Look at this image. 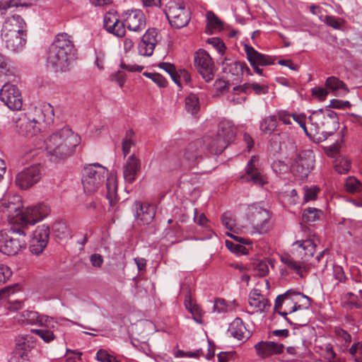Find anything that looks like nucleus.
I'll list each match as a JSON object with an SVG mask.
<instances>
[{"instance_id": "0e129e2a", "label": "nucleus", "mask_w": 362, "mask_h": 362, "mask_svg": "<svg viewBox=\"0 0 362 362\" xmlns=\"http://www.w3.org/2000/svg\"><path fill=\"white\" fill-rule=\"evenodd\" d=\"M40 153V150L37 148H25L22 153V157L23 159H25L26 161L28 160H31L34 158L35 157L37 156Z\"/></svg>"}, {"instance_id": "bb28decb", "label": "nucleus", "mask_w": 362, "mask_h": 362, "mask_svg": "<svg viewBox=\"0 0 362 362\" xmlns=\"http://www.w3.org/2000/svg\"><path fill=\"white\" fill-rule=\"evenodd\" d=\"M315 115H310L306 118L305 115H279L278 119L281 120L285 124H291L292 123L291 119L299 124V126L308 134L306 124H310L315 127H317V123L313 121V116Z\"/></svg>"}, {"instance_id": "2f4dec72", "label": "nucleus", "mask_w": 362, "mask_h": 362, "mask_svg": "<svg viewBox=\"0 0 362 362\" xmlns=\"http://www.w3.org/2000/svg\"><path fill=\"white\" fill-rule=\"evenodd\" d=\"M234 90H241L247 93L252 90L256 95L267 94L269 92V87L267 85H261L257 83H245L243 86H237L233 88Z\"/></svg>"}, {"instance_id": "052dcab7", "label": "nucleus", "mask_w": 362, "mask_h": 362, "mask_svg": "<svg viewBox=\"0 0 362 362\" xmlns=\"http://www.w3.org/2000/svg\"><path fill=\"white\" fill-rule=\"evenodd\" d=\"M11 275V269L5 264H0V284L6 283Z\"/></svg>"}, {"instance_id": "a19ab883", "label": "nucleus", "mask_w": 362, "mask_h": 362, "mask_svg": "<svg viewBox=\"0 0 362 362\" xmlns=\"http://www.w3.org/2000/svg\"><path fill=\"white\" fill-rule=\"evenodd\" d=\"M185 307L191 313L193 316V320L199 324L203 323L202 317V310L200 307L189 300H185Z\"/></svg>"}, {"instance_id": "393cba45", "label": "nucleus", "mask_w": 362, "mask_h": 362, "mask_svg": "<svg viewBox=\"0 0 362 362\" xmlns=\"http://www.w3.org/2000/svg\"><path fill=\"white\" fill-rule=\"evenodd\" d=\"M244 49L250 65L268 66L274 64V58L257 52L248 45H245Z\"/></svg>"}, {"instance_id": "5701e85b", "label": "nucleus", "mask_w": 362, "mask_h": 362, "mask_svg": "<svg viewBox=\"0 0 362 362\" xmlns=\"http://www.w3.org/2000/svg\"><path fill=\"white\" fill-rule=\"evenodd\" d=\"M1 33L27 35L26 23L19 15H13L5 21Z\"/></svg>"}, {"instance_id": "72a5a7b5", "label": "nucleus", "mask_w": 362, "mask_h": 362, "mask_svg": "<svg viewBox=\"0 0 362 362\" xmlns=\"http://www.w3.org/2000/svg\"><path fill=\"white\" fill-rule=\"evenodd\" d=\"M278 124V117L276 115L265 117L260 122V130L265 134H271L275 131Z\"/></svg>"}, {"instance_id": "774afa93", "label": "nucleus", "mask_w": 362, "mask_h": 362, "mask_svg": "<svg viewBox=\"0 0 362 362\" xmlns=\"http://www.w3.org/2000/svg\"><path fill=\"white\" fill-rule=\"evenodd\" d=\"M90 261L93 267H100L103 263V258L100 254H93L90 257Z\"/></svg>"}, {"instance_id": "bf43d9fd", "label": "nucleus", "mask_w": 362, "mask_h": 362, "mask_svg": "<svg viewBox=\"0 0 362 362\" xmlns=\"http://www.w3.org/2000/svg\"><path fill=\"white\" fill-rule=\"evenodd\" d=\"M221 221L223 225L228 230H233L235 227V221L233 218L231 214L228 212H226L221 216Z\"/></svg>"}, {"instance_id": "473e14b6", "label": "nucleus", "mask_w": 362, "mask_h": 362, "mask_svg": "<svg viewBox=\"0 0 362 362\" xmlns=\"http://www.w3.org/2000/svg\"><path fill=\"white\" fill-rule=\"evenodd\" d=\"M52 231L59 239H69L71 237V230L66 222L58 221L52 225Z\"/></svg>"}, {"instance_id": "37998d69", "label": "nucleus", "mask_w": 362, "mask_h": 362, "mask_svg": "<svg viewBox=\"0 0 362 362\" xmlns=\"http://www.w3.org/2000/svg\"><path fill=\"white\" fill-rule=\"evenodd\" d=\"M47 245V242H44L43 244L40 240H37L32 237L30 243L29 250L32 254L39 255L44 251Z\"/></svg>"}, {"instance_id": "c9c22d12", "label": "nucleus", "mask_w": 362, "mask_h": 362, "mask_svg": "<svg viewBox=\"0 0 362 362\" xmlns=\"http://www.w3.org/2000/svg\"><path fill=\"white\" fill-rule=\"evenodd\" d=\"M325 86L332 92L341 90L343 92V95L346 94L349 92V88L346 84L335 76L328 77L325 81Z\"/></svg>"}, {"instance_id": "49530a36", "label": "nucleus", "mask_w": 362, "mask_h": 362, "mask_svg": "<svg viewBox=\"0 0 362 362\" xmlns=\"http://www.w3.org/2000/svg\"><path fill=\"white\" fill-rule=\"evenodd\" d=\"M345 187L347 192L350 193H356L361 191V183L354 177H349L345 182Z\"/></svg>"}, {"instance_id": "8fccbe9b", "label": "nucleus", "mask_w": 362, "mask_h": 362, "mask_svg": "<svg viewBox=\"0 0 362 362\" xmlns=\"http://www.w3.org/2000/svg\"><path fill=\"white\" fill-rule=\"evenodd\" d=\"M226 246L232 252L236 255H245L247 253V249L243 245L233 243L230 240H226Z\"/></svg>"}, {"instance_id": "aec40b11", "label": "nucleus", "mask_w": 362, "mask_h": 362, "mask_svg": "<svg viewBox=\"0 0 362 362\" xmlns=\"http://www.w3.org/2000/svg\"><path fill=\"white\" fill-rule=\"evenodd\" d=\"M157 31L155 28H149L142 35L139 44V52L142 56L152 55L157 43Z\"/></svg>"}, {"instance_id": "4468645a", "label": "nucleus", "mask_w": 362, "mask_h": 362, "mask_svg": "<svg viewBox=\"0 0 362 362\" xmlns=\"http://www.w3.org/2000/svg\"><path fill=\"white\" fill-rule=\"evenodd\" d=\"M250 221L255 232L259 234L267 233L270 229L269 211L258 206H252Z\"/></svg>"}, {"instance_id": "b1692460", "label": "nucleus", "mask_w": 362, "mask_h": 362, "mask_svg": "<svg viewBox=\"0 0 362 362\" xmlns=\"http://www.w3.org/2000/svg\"><path fill=\"white\" fill-rule=\"evenodd\" d=\"M1 35L6 48L13 52H21L26 43L27 35L1 33Z\"/></svg>"}, {"instance_id": "69168bd1", "label": "nucleus", "mask_w": 362, "mask_h": 362, "mask_svg": "<svg viewBox=\"0 0 362 362\" xmlns=\"http://www.w3.org/2000/svg\"><path fill=\"white\" fill-rule=\"evenodd\" d=\"M214 310L218 313L226 312L227 307L225 300L221 298L216 299L214 304Z\"/></svg>"}, {"instance_id": "ea45409f", "label": "nucleus", "mask_w": 362, "mask_h": 362, "mask_svg": "<svg viewBox=\"0 0 362 362\" xmlns=\"http://www.w3.org/2000/svg\"><path fill=\"white\" fill-rule=\"evenodd\" d=\"M49 232V227L43 224L35 228L32 237L37 240H40L43 244L44 242H47L48 243Z\"/></svg>"}, {"instance_id": "4c0bfd02", "label": "nucleus", "mask_w": 362, "mask_h": 362, "mask_svg": "<svg viewBox=\"0 0 362 362\" xmlns=\"http://www.w3.org/2000/svg\"><path fill=\"white\" fill-rule=\"evenodd\" d=\"M135 144L134 132L132 129H129L122 140V152L124 156L129 153L131 148Z\"/></svg>"}, {"instance_id": "c03bdc74", "label": "nucleus", "mask_w": 362, "mask_h": 362, "mask_svg": "<svg viewBox=\"0 0 362 362\" xmlns=\"http://www.w3.org/2000/svg\"><path fill=\"white\" fill-rule=\"evenodd\" d=\"M46 323L41 329H32V332L37 334L44 341L49 343L54 339V334L52 331L45 328Z\"/></svg>"}, {"instance_id": "a878e982", "label": "nucleus", "mask_w": 362, "mask_h": 362, "mask_svg": "<svg viewBox=\"0 0 362 362\" xmlns=\"http://www.w3.org/2000/svg\"><path fill=\"white\" fill-rule=\"evenodd\" d=\"M248 303L255 312L263 313L267 311L271 304L269 301L260 293L258 289H252L248 296Z\"/></svg>"}, {"instance_id": "a211bd4d", "label": "nucleus", "mask_w": 362, "mask_h": 362, "mask_svg": "<svg viewBox=\"0 0 362 362\" xmlns=\"http://www.w3.org/2000/svg\"><path fill=\"white\" fill-rule=\"evenodd\" d=\"M257 162L258 158L255 156H252L245 168V175L242 177V179L247 182H252L255 185L263 186L267 183V177L263 170L256 165Z\"/></svg>"}, {"instance_id": "0eeeda50", "label": "nucleus", "mask_w": 362, "mask_h": 362, "mask_svg": "<svg viewBox=\"0 0 362 362\" xmlns=\"http://www.w3.org/2000/svg\"><path fill=\"white\" fill-rule=\"evenodd\" d=\"M54 115H37V117H28V115H21V117L16 120L17 132L27 137H32L37 134L42 129V122L45 126L53 122L52 117Z\"/></svg>"}, {"instance_id": "4be33fe9", "label": "nucleus", "mask_w": 362, "mask_h": 362, "mask_svg": "<svg viewBox=\"0 0 362 362\" xmlns=\"http://www.w3.org/2000/svg\"><path fill=\"white\" fill-rule=\"evenodd\" d=\"M135 211L134 216L137 221L141 224H149L154 218L156 214L155 206L148 204L136 202L133 206Z\"/></svg>"}, {"instance_id": "79ce46f5", "label": "nucleus", "mask_w": 362, "mask_h": 362, "mask_svg": "<svg viewBox=\"0 0 362 362\" xmlns=\"http://www.w3.org/2000/svg\"><path fill=\"white\" fill-rule=\"evenodd\" d=\"M185 108L187 112L197 113L199 110V98L194 94H191L185 99Z\"/></svg>"}, {"instance_id": "4d7b16f0", "label": "nucleus", "mask_w": 362, "mask_h": 362, "mask_svg": "<svg viewBox=\"0 0 362 362\" xmlns=\"http://www.w3.org/2000/svg\"><path fill=\"white\" fill-rule=\"evenodd\" d=\"M351 104L349 101L341 100L338 99H333L330 101L329 105L327 106V108H334L338 110H344L346 107H349ZM329 111V109H327Z\"/></svg>"}, {"instance_id": "5fc2aeb1", "label": "nucleus", "mask_w": 362, "mask_h": 362, "mask_svg": "<svg viewBox=\"0 0 362 362\" xmlns=\"http://www.w3.org/2000/svg\"><path fill=\"white\" fill-rule=\"evenodd\" d=\"M311 93L319 101H324L329 95V91L325 88L316 86L311 89Z\"/></svg>"}, {"instance_id": "f257e3e1", "label": "nucleus", "mask_w": 362, "mask_h": 362, "mask_svg": "<svg viewBox=\"0 0 362 362\" xmlns=\"http://www.w3.org/2000/svg\"><path fill=\"white\" fill-rule=\"evenodd\" d=\"M108 175L106 168L98 163L90 164L83 170L82 184L86 193L91 194L96 192L106 180V197L111 206L118 201L117 183L114 176Z\"/></svg>"}, {"instance_id": "864d4df0", "label": "nucleus", "mask_w": 362, "mask_h": 362, "mask_svg": "<svg viewBox=\"0 0 362 362\" xmlns=\"http://www.w3.org/2000/svg\"><path fill=\"white\" fill-rule=\"evenodd\" d=\"M96 359L100 362H119L117 358L105 349H100L96 353Z\"/></svg>"}, {"instance_id": "f8f14e48", "label": "nucleus", "mask_w": 362, "mask_h": 362, "mask_svg": "<svg viewBox=\"0 0 362 362\" xmlns=\"http://www.w3.org/2000/svg\"><path fill=\"white\" fill-rule=\"evenodd\" d=\"M122 18L127 30L139 36L146 29V17L140 9L127 10L122 13Z\"/></svg>"}, {"instance_id": "1a4fd4ad", "label": "nucleus", "mask_w": 362, "mask_h": 362, "mask_svg": "<svg viewBox=\"0 0 362 362\" xmlns=\"http://www.w3.org/2000/svg\"><path fill=\"white\" fill-rule=\"evenodd\" d=\"M315 156L311 150L298 153L291 165V171L298 179H305L314 168Z\"/></svg>"}, {"instance_id": "09e8293b", "label": "nucleus", "mask_w": 362, "mask_h": 362, "mask_svg": "<svg viewBox=\"0 0 362 362\" xmlns=\"http://www.w3.org/2000/svg\"><path fill=\"white\" fill-rule=\"evenodd\" d=\"M253 268L258 276H265L269 272L267 263L264 260H256L253 262Z\"/></svg>"}, {"instance_id": "ddd939ff", "label": "nucleus", "mask_w": 362, "mask_h": 362, "mask_svg": "<svg viewBox=\"0 0 362 362\" xmlns=\"http://www.w3.org/2000/svg\"><path fill=\"white\" fill-rule=\"evenodd\" d=\"M206 136L189 143L183 150V158L189 165H194L202 159L204 153L207 151Z\"/></svg>"}, {"instance_id": "58836bf2", "label": "nucleus", "mask_w": 362, "mask_h": 362, "mask_svg": "<svg viewBox=\"0 0 362 362\" xmlns=\"http://www.w3.org/2000/svg\"><path fill=\"white\" fill-rule=\"evenodd\" d=\"M158 66L165 70L170 76L175 83L179 86H181L180 76L176 71L175 67L173 64L168 62H160L158 64Z\"/></svg>"}, {"instance_id": "e433bc0d", "label": "nucleus", "mask_w": 362, "mask_h": 362, "mask_svg": "<svg viewBox=\"0 0 362 362\" xmlns=\"http://www.w3.org/2000/svg\"><path fill=\"white\" fill-rule=\"evenodd\" d=\"M291 293L296 294V295H300L303 298L306 299L307 303H305V308H308L310 306L311 302H312V300L310 298H309L308 296H307L304 294H301L299 292H295V291H293L292 290H288L285 293L279 295L276 297V298L275 300V303H274V310H278L279 308H281L284 300L287 298L288 294H291Z\"/></svg>"}, {"instance_id": "13d9d810", "label": "nucleus", "mask_w": 362, "mask_h": 362, "mask_svg": "<svg viewBox=\"0 0 362 362\" xmlns=\"http://www.w3.org/2000/svg\"><path fill=\"white\" fill-rule=\"evenodd\" d=\"M54 107L48 103L40 102L35 106V112L37 113H54Z\"/></svg>"}, {"instance_id": "7c9ffc66", "label": "nucleus", "mask_w": 362, "mask_h": 362, "mask_svg": "<svg viewBox=\"0 0 362 362\" xmlns=\"http://www.w3.org/2000/svg\"><path fill=\"white\" fill-rule=\"evenodd\" d=\"M228 332L231 336L238 339V340L247 338V337L245 335L246 327H245L242 320L239 317L235 318L230 324Z\"/></svg>"}, {"instance_id": "7ed1b4c3", "label": "nucleus", "mask_w": 362, "mask_h": 362, "mask_svg": "<svg viewBox=\"0 0 362 362\" xmlns=\"http://www.w3.org/2000/svg\"><path fill=\"white\" fill-rule=\"evenodd\" d=\"M80 142V136L65 127L49 134L44 140V146L48 154L60 160L69 156Z\"/></svg>"}, {"instance_id": "603ef678", "label": "nucleus", "mask_w": 362, "mask_h": 362, "mask_svg": "<svg viewBox=\"0 0 362 362\" xmlns=\"http://www.w3.org/2000/svg\"><path fill=\"white\" fill-rule=\"evenodd\" d=\"M117 22V16L113 13H107L103 19L104 28L108 32L113 28V25Z\"/></svg>"}, {"instance_id": "e2e57ef3", "label": "nucleus", "mask_w": 362, "mask_h": 362, "mask_svg": "<svg viewBox=\"0 0 362 362\" xmlns=\"http://www.w3.org/2000/svg\"><path fill=\"white\" fill-rule=\"evenodd\" d=\"M304 202H308L310 200L315 199L317 192H319V189L316 187L313 188H308V187H304Z\"/></svg>"}, {"instance_id": "2eb2a0df", "label": "nucleus", "mask_w": 362, "mask_h": 362, "mask_svg": "<svg viewBox=\"0 0 362 362\" xmlns=\"http://www.w3.org/2000/svg\"><path fill=\"white\" fill-rule=\"evenodd\" d=\"M33 348L32 337H18L16 340V347L8 362H30V353Z\"/></svg>"}, {"instance_id": "423d86ee", "label": "nucleus", "mask_w": 362, "mask_h": 362, "mask_svg": "<svg viewBox=\"0 0 362 362\" xmlns=\"http://www.w3.org/2000/svg\"><path fill=\"white\" fill-rule=\"evenodd\" d=\"M26 231L21 226H12L9 230H0V252L16 255L26 247Z\"/></svg>"}, {"instance_id": "f03ea898", "label": "nucleus", "mask_w": 362, "mask_h": 362, "mask_svg": "<svg viewBox=\"0 0 362 362\" xmlns=\"http://www.w3.org/2000/svg\"><path fill=\"white\" fill-rule=\"evenodd\" d=\"M75 52L72 37L66 33H59L49 47L47 65L55 72H66L69 70Z\"/></svg>"}, {"instance_id": "39448f33", "label": "nucleus", "mask_w": 362, "mask_h": 362, "mask_svg": "<svg viewBox=\"0 0 362 362\" xmlns=\"http://www.w3.org/2000/svg\"><path fill=\"white\" fill-rule=\"evenodd\" d=\"M237 128L232 121L223 120L215 134L206 135V146L213 154L221 153L235 139Z\"/></svg>"}, {"instance_id": "c756f323", "label": "nucleus", "mask_w": 362, "mask_h": 362, "mask_svg": "<svg viewBox=\"0 0 362 362\" xmlns=\"http://www.w3.org/2000/svg\"><path fill=\"white\" fill-rule=\"evenodd\" d=\"M1 205L4 208V212H7L8 216H18L22 214L20 211L22 207L21 200L19 197H13L8 202L3 201Z\"/></svg>"}, {"instance_id": "6e6552de", "label": "nucleus", "mask_w": 362, "mask_h": 362, "mask_svg": "<svg viewBox=\"0 0 362 362\" xmlns=\"http://www.w3.org/2000/svg\"><path fill=\"white\" fill-rule=\"evenodd\" d=\"M165 13L171 26L177 29L186 26L191 18L190 11L186 4L174 0L167 3Z\"/></svg>"}, {"instance_id": "dca6fc26", "label": "nucleus", "mask_w": 362, "mask_h": 362, "mask_svg": "<svg viewBox=\"0 0 362 362\" xmlns=\"http://www.w3.org/2000/svg\"><path fill=\"white\" fill-rule=\"evenodd\" d=\"M194 66L206 82L214 79V62L210 55L204 49H199L194 56Z\"/></svg>"}, {"instance_id": "6e6d98bb", "label": "nucleus", "mask_w": 362, "mask_h": 362, "mask_svg": "<svg viewBox=\"0 0 362 362\" xmlns=\"http://www.w3.org/2000/svg\"><path fill=\"white\" fill-rule=\"evenodd\" d=\"M17 285L6 286L0 290V302L4 301L14 294L16 291Z\"/></svg>"}, {"instance_id": "9d476101", "label": "nucleus", "mask_w": 362, "mask_h": 362, "mask_svg": "<svg viewBox=\"0 0 362 362\" xmlns=\"http://www.w3.org/2000/svg\"><path fill=\"white\" fill-rule=\"evenodd\" d=\"M49 208L42 203L27 207L19 217L21 227L25 230L28 226H33L42 221L49 215Z\"/></svg>"}, {"instance_id": "20e7f679", "label": "nucleus", "mask_w": 362, "mask_h": 362, "mask_svg": "<svg viewBox=\"0 0 362 362\" xmlns=\"http://www.w3.org/2000/svg\"><path fill=\"white\" fill-rule=\"evenodd\" d=\"M293 246L291 255L281 256V261L302 276V269H305V262L313 256L316 245L313 240L307 239L297 240Z\"/></svg>"}, {"instance_id": "f704fd0d", "label": "nucleus", "mask_w": 362, "mask_h": 362, "mask_svg": "<svg viewBox=\"0 0 362 362\" xmlns=\"http://www.w3.org/2000/svg\"><path fill=\"white\" fill-rule=\"evenodd\" d=\"M323 216V211L313 207H308L303 211L302 220L308 223L319 221Z\"/></svg>"}, {"instance_id": "338daca9", "label": "nucleus", "mask_w": 362, "mask_h": 362, "mask_svg": "<svg viewBox=\"0 0 362 362\" xmlns=\"http://www.w3.org/2000/svg\"><path fill=\"white\" fill-rule=\"evenodd\" d=\"M272 168L276 173H281L287 170V165L285 163L280 160L274 161Z\"/></svg>"}, {"instance_id": "3c124183", "label": "nucleus", "mask_w": 362, "mask_h": 362, "mask_svg": "<svg viewBox=\"0 0 362 362\" xmlns=\"http://www.w3.org/2000/svg\"><path fill=\"white\" fill-rule=\"evenodd\" d=\"M350 162L345 158H339L336 160L334 164L335 170L340 174H345L350 170Z\"/></svg>"}, {"instance_id": "9b49d317", "label": "nucleus", "mask_w": 362, "mask_h": 362, "mask_svg": "<svg viewBox=\"0 0 362 362\" xmlns=\"http://www.w3.org/2000/svg\"><path fill=\"white\" fill-rule=\"evenodd\" d=\"M42 175L40 164L30 165L17 174L16 185L22 189H27L37 183L40 180Z\"/></svg>"}, {"instance_id": "de8ad7c7", "label": "nucleus", "mask_w": 362, "mask_h": 362, "mask_svg": "<svg viewBox=\"0 0 362 362\" xmlns=\"http://www.w3.org/2000/svg\"><path fill=\"white\" fill-rule=\"evenodd\" d=\"M126 25L124 23V21L122 20V21H120L119 17L117 16V22L113 25V28L108 30V33L118 37H122L125 35L126 30H125Z\"/></svg>"}, {"instance_id": "a18cd8bd", "label": "nucleus", "mask_w": 362, "mask_h": 362, "mask_svg": "<svg viewBox=\"0 0 362 362\" xmlns=\"http://www.w3.org/2000/svg\"><path fill=\"white\" fill-rule=\"evenodd\" d=\"M207 27L210 29H221L223 23L221 21L212 11L206 13Z\"/></svg>"}, {"instance_id": "412c9836", "label": "nucleus", "mask_w": 362, "mask_h": 362, "mask_svg": "<svg viewBox=\"0 0 362 362\" xmlns=\"http://www.w3.org/2000/svg\"><path fill=\"white\" fill-rule=\"evenodd\" d=\"M244 70H245L248 74H251L250 70L245 63L230 59H225L222 62L223 72L234 76L235 78L233 80L235 81L236 83L240 81L243 74Z\"/></svg>"}, {"instance_id": "c85d7f7f", "label": "nucleus", "mask_w": 362, "mask_h": 362, "mask_svg": "<svg viewBox=\"0 0 362 362\" xmlns=\"http://www.w3.org/2000/svg\"><path fill=\"white\" fill-rule=\"evenodd\" d=\"M18 320L26 324L40 325V326H43L45 323L53 321L52 318H49L47 316H40L38 313L30 310L23 311Z\"/></svg>"}, {"instance_id": "cd10ccee", "label": "nucleus", "mask_w": 362, "mask_h": 362, "mask_svg": "<svg viewBox=\"0 0 362 362\" xmlns=\"http://www.w3.org/2000/svg\"><path fill=\"white\" fill-rule=\"evenodd\" d=\"M140 160L134 156H130L123 168V175L126 182L132 183L140 170Z\"/></svg>"}, {"instance_id": "6ab92c4d", "label": "nucleus", "mask_w": 362, "mask_h": 362, "mask_svg": "<svg viewBox=\"0 0 362 362\" xmlns=\"http://www.w3.org/2000/svg\"><path fill=\"white\" fill-rule=\"evenodd\" d=\"M254 348L256 354L262 358H268L272 355L280 354L283 352L284 346L283 344L271 341H260L257 343Z\"/></svg>"}, {"instance_id": "680f3d73", "label": "nucleus", "mask_w": 362, "mask_h": 362, "mask_svg": "<svg viewBox=\"0 0 362 362\" xmlns=\"http://www.w3.org/2000/svg\"><path fill=\"white\" fill-rule=\"evenodd\" d=\"M206 42L209 44L211 45L213 47H214L219 53L223 54L224 52L226 46H225L224 43L219 38H218V37L209 38Z\"/></svg>"}, {"instance_id": "f3484780", "label": "nucleus", "mask_w": 362, "mask_h": 362, "mask_svg": "<svg viewBox=\"0 0 362 362\" xmlns=\"http://www.w3.org/2000/svg\"><path fill=\"white\" fill-rule=\"evenodd\" d=\"M0 99L11 111H18L22 107L21 95L15 85L6 83L0 90Z\"/></svg>"}]
</instances>
